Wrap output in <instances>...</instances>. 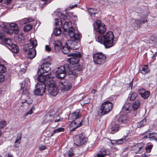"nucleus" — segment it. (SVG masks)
Segmentation results:
<instances>
[{"mask_svg":"<svg viewBox=\"0 0 157 157\" xmlns=\"http://www.w3.org/2000/svg\"><path fill=\"white\" fill-rule=\"evenodd\" d=\"M72 57L68 59L69 63L67 65H66L67 68V71L70 77L75 78L76 77V73L72 71V67L71 65H73L77 64L79 60V57L81 56V54L79 52H77L74 53H72L68 55V56Z\"/></svg>","mask_w":157,"mask_h":157,"instance_id":"f257e3e1","label":"nucleus"},{"mask_svg":"<svg viewBox=\"0 0 157 157\" xmlns=\"http://www.w3.org/2000/svg\"><path fill=\"white\" fill-rule=\"evenodd\" d=\"M114 35L111 31L107 32L104 36H99L96 39L97 41L103 44L106 48H109L114 45Z\"/></svg>","mask_w":157,"mask_h":157,"instance_id":"f03ea898","label":"nucleus"},{"mask_svg":"<svg viewBox=\"0 0 157 157\" xmlns=\"http://www.w3.org/2000/svg\"><path fill=\"white\" fill-rule=\"evenodd\" d=\"M31 44H25L23 46L24 52L28 54V57L30 59L34 58L36 55V52L34 48L37 45V42L36 39L30 40Z\"/></svg>","mask_w":157,"mask_h":157,"instance_id":"7ed1b4c3","label":"nucleus"},{"mask_svg":"<svg viewBox=\"0 0 157 157\" xmlns=\"http://www.w3.org/2000/svg\"><path fill=\"white\" fill-rule=\"evenodd\" d=\"M25 83V84H23V82L21 84V90L22 91V94H24L22 96V98L24 99L22 101L21 103L23 104L26 103L28 104H30L33 101L31 98L25 95V94L26 95L29 93L28 90L29 88L30 82L28 78H26Z\"/></svg>","mask_w":157,"mask_h":157,"instance_id":"20e7f679","label":"nucleus"},{"mask_svg":"<svg viewBox=\"0 0 157 157\" xmlns=\"http://www.w3.org/2000/svg\"><path fill=\"white\" fill-rule=\"evenodd\" d=\"M113 105L112 103L109 101L104 102L100 107V110L98 112V114L100 116L107 114L111 110Z\"/></svg>","mask_w":157,"mask_h":157,"instance_id":"39448f33","label":"nucleus"},{"mask_svg":"<svg viewBox=\"0 0 157 157\" xmlns=\"http://www.w3.org/2000/svg\"><path fill=\"white\" fill-rule=\"evenodd\" d=\"M48 85L42 82H37L36 86V89L34 90V94L36 95H42L45 93L46 86Z\"/></svg>","mask_w":157,"mask_h":157,"instance_id":"423d86ee","label":"nucleus"},{"mask_svg":"<svg viewBox=\"0 0 157 157\" xmlns=\"http://www.w3.org/2000/svg\"><path fill=\"white\" fill-rule=\"evenodd\" d=\"M106 56L102 53H98L95 54L93 56V59L94 63L98 65H100L105 61Z\"/></svg>","mask_w":157,"mask_h":157,"instance_id":"0eeeda50","label":"nucleus"},{"mask_svg":"<svg viewBox=\"0 0 157 157\" xmlns=\"http://www.w3.org/2000/svg\"><path fill=\"white\" fill-rule=\"evenodd\" d=\"M94 27L95 31L100 34H103L106 31L105 25L101 23L100 20H97L94 23Z\"/></svg>","mask_w":157,"mask_h":157,"instance_id":"6e6552de","label":"nucleus"},{"mask_svg":"<svg viewBox=\"0 0 157 157\" xmlns=\"http://www.w3.org/2000/svg\"><path fill=\"white\" fill-rule=\"evenodd\" d=\"M39 75L37 77V79L39 82H42L45 83V85L47 84L48 85V83L50 82L49 81L52 80H54L55 76L52 75L51 74L46 75H43L42 74Z\"/></svg>","mask_w":157,"mask_h":157,"instance_id":"1a4fd4ad","label":"nucleus"},{"mask_svg":"<svg viewBox=\"0 0 157 157\" xmlns=\"http://www.w3.org/2000/svg\"><path fill=\"white\" fill-rule=\"evenodd\" d=\"M50 82L48 83V90L51 95L54 96H56L58 93V90L57 87L54 84V80H51L49 81Z\"/></svg>","mask_w":157,"mask_h":157,"instance_id":"9d476101","label":"nucleus"},{"mask_svg":"<svg viewBox=\"0 0 157 157\" xmlns=\"http://www.w3.org/2000/svg\"><path fill=\"white\" fill-rule=\"evenodd\" d=\"M68 33L73 42L76 43L78 41L81 37L80 34L75 33V30L73 28H70L68 30Z\"/></svg>","mask_w":157,"mask_h":157,"instance_id":"9b49d317","label":"nucleus"},{"mask_svg":"<svg viewBox=\"0 0 157 157\" xmlns=\"http://www.w3.org/2000/svg\"><path fill=\"white\" fill-rule=\"evenodd\" d=\"M74 141V144L78 146H81L86 141V139L85 137L84 134L82 133L78 135H76Z\"/></svg>","mask_w":157,"mask_h":157,"instance_id":"f8f14e48","label":"nucleus"},{"mask_svg":"<svg viewBox=\"0 0 157 157\" xmlns=\"http://www.w3.org/2000/svg\"><path fill=\"white\" fill-rule=\"evenodd\" d=\"M10 29H6V32L8 34L11 35L13 32L15 34H17L19 32V29L17 25L15 23H12L10 25Z\"/></svg>","mask_w":157,"mask_h":157,"instance_id":"ddd939ff","label":"nucleus"},{"mask_svg":"<svg viewBox=\"0 0 157 157\" xmlns=\"http://www.w3.org/2000/svg\"><path fill=\"white\" fill-rule=\"evenodd\" d=\"M65 68L67 69L66 65L64 66H61L58 68L55 73L57 78H62L65 77L66 75Z\"/></svg>","mask_w":157,"mask_h":157,"instance_id":"4468645a","label":"nucleus"},{"mask_svg":"<svg viewBox=\"0 0 157 157\" xmlns=\"http://www.w3.org/2000/svg\"><path fill=\"white\" fill-rule=\"evenodd\" d=\"M59 85L60 89L63 91H68L72 87V84L68 81L60 82Z\"/></svg>","mask_w":157,"mask_h":157,"instance_id":"2eb2a0df","label":"nucleus"},{"mask_svg":"<svg viewBox=\"0 0 157 157\" xmlns=\"http://www.w3.org/2000/svg\"><path fill=\"white\" fill-rule=\"evenodd\" d=\"M144 143L143 142L136 144L133 147V150L136 154H141L144 150Z\"/></svg>","mask_w":157,"mask_h":157,"instance_id":"dca6fc26","label":"nucleus"},{"mask_svg":"<svg viewBox=\"0 0 157 157\" xmlns=\"http://www.w3.org/2000/svg\"><path fill=\"white\" fill-rule=\"evenodd\" d=\"M50 65L51 64L49 62L44 63L41 65V68L39 70V71L40 74L46 73L51 70Z\"/></svg>","mask_w":157,"mask_h":157,"instance_id":"f3484780","label":"nucleus"},{"mask_svg":"<svg viewBox=\"0 0 157 157\" xmlns=\"http://www.w3.org/2000/svg\"><path fill=\"white\" fill-rule=\"evenodd\" d=\"M109 155V152L104 147H100L99 148V151L96 154L97 157H105L106 155Z\"/></svg>","mask_w":157,"mask_h":157,"instance_id":"a211bd4d","label":"nucleus"},{"mask_svg":"<svg viewBox=\"0 0 157 157\" xmlns=\"http://www.w3.org/2000/svg\"><path fill=\"white\" fill-rule=\"evenodd\" d=\"M0 40L3 43L6 44L11 45L12 44L11 40L10 38H6L4 33L0 32Z\"/></svg>","mask_w":157,"mask_h":157,"instance_id":"6ab92c4d","label":"nucleus"},{"mask_svg":"<svg viewBox=\"0 0 157 157\" xmlns=\"http://www.w3.org/2000/svg\"><path fill=\"white\" fill-rule=\"evenodd\" d=\"M139 94L141 97L144 99L147 98L150 95V93L148 91H145L143 88L139 89L138 90Z\"/></svg>","mask_w":157,"mask_h":157,"instance_id":"aec40b11","label":"nucleus"},{"mask_svg":"<svg viewBox=\"0 0 157 157\" xmlns=\"http://www.w3.org/2000/svg\"><path fill=\"white\" fill-rule=\"evenodd\" d=\"M54 118L52 115L48 114L43 117L41 123L43 124H44L54 120Z\"/></svg>","mask_w":157,"mask_h":157,"instance_id":"412c9836","label":"nucleus"},{"mask_svg":"<svg viewBox=\"0 0 157 157\" xmlns=\"http://www.w3.org/2000/svg\"><path fill=\"white\" fill-rule=\"evenodd\" d=\"M70 122H71L69 125L70 132L75 130L77 128L80 127L82 125V121L78 124H77V123L74 121H72V122L71 121Z\"/></svg>","mask_w":157,"mask_h":157,"instance_id":"4be33fe9","label":"nucleus"},{"mask_svg":"<svg viewBox=\"0 0 157 157\" xmlns=\"http://www.w3.org/2000/svg\"><path fill=\"white\" fill-rule=\"evenodd\" d=\"M145 133L147 135L144 136L143 138L144 139L148 138L150 141H155L157 143V138L154 133H148L147 132H146Z\"/></svg>","mask_w":157,"mask_h":157,"instance_id":"5701e85b","label":"nucleus"},{"mask_svg":"<svg viewBox=\"0 0 157 157\" xmlns=\"http://www.w3.org/2000/svg\"><path fill=\"white\" fill-rule=\"evenodd\" d=\"M71 42V41L68 40L66 42V44L63 46L62 51L64 54H67L70 52L71 48L70 44Z\"/></svg>","mask_w":157,"mask_h":157,"instance_id":"b1692460","label":"nucleus"},{"mask_svg":"<svg viewBox=\"0 0 157 157\" xmlns=\"http://www.w3.org/2000/svg\"><path fill=\"white\" fill-rule=\"evenodd\" d=\"M81 115L79 112H75L70 114L68 117V119L70 121H74L79 118Z\"/></svg>","mask_w":157,"mask_h":157,"instance_id":"393cba45","label":"nucleus"},{"mask_svg":"<svg viewBox=\"0 0 157 157\" xmlns=\"http://www.w3.org/2000/svg\"><path fill=\"white\" fill-rule=\"evenodd\" d=\"M128 116L126 114L120 116L118 118V121L119 123L126 124L128 121Z\"/></svg>","mask_w":157,"mask_h":157,"instance_id":"a878e982","label":"nucleus"},{"mask_svg":"<svg viewBox=\"0 0 157 157\" xmlns=\"http://www.w3.org/2000/svg\"><path fill=\"white\" fill-rule=\"evenodd\" d=\"M133 110L132 104L130 103L125 104L122 107V110L124 112L128 113Z\"/></svg>","mask_w":157,"mask_h":157,"instance_id":"bb28decb","label":"nucleus"},{"mask_svg":"<svg viewBox=\"0 0 157 157\" xmlns=\"http://www.w3.org/2000/svg\"><path fill=\"white\" fill-rule=\"evenodd\" d=\"M11 42L12 44L11 45L6 44V45H8L10 47L9 48L12 52L17 53L19 50L18 46L16 44H13L12 40Z\"/></svg>","mask_w":157,"mask_h":157,"instance_id":"cd10ccee","label":"nucleus"},{"mask_svg":"<svg viewBox=\"0 0 157 157\" xmlns=\"http://www.w3.org/2000/svg\"><path fill=\"white\" fill-rule=\"evenodd\" d=\"M55 50L56 52L59 51L61 49L62 45L61 42L59 40L54 41L53 42Z\"/></svg>","mask_w":157,"mask_h":157,"instance_id":"c85d7f7f","label":"nucleus"},{"mask_svg":"<svg viewBox=\"0 0 157 157\" xmlns=\"http://www.w3.org/2000/svg\"><path fill=\"white\" fill-rule=\"evenodd\" d=\"M71 28L73 27L72 26V22L71 21H66L63 24V28L64 31L65 32L67 31L68 29V30L70 28Z\"/></svg>","mask_w":157,"mask_h":157,"instance_id":"c756f323","label":"nucleus"},{"mask_svg":"<svg viewBox=\"0 0 157 157\" xmlns=\"http://www.w3.org/2000/svg\"><path fill=\"white\" fill-rule=\"evenodd\" d=\"M140 104V101L139 100H136L132 104L133 110L135 111L137 110L139 107Z\"/></svg>","mask_w":157,"mask_h":157,"instance_id":"7c9ffc66","label":"nucleus"},{"mask_svg":"<svg viewBox=\"0 0 157 157\" xmlns=\"http://www.w3.org/2000/svg\"><path fill=\"white\" fill-rule=\"evenodd\" d=\"M119 125L118 124L113 125L111 128V133L113 134L117 132L119 130Z\"/></svg>","mask_w":157,"mask_h":157,"instance_id":"2f4dec72","label":"nucleus"},{"mask_svg":"<svg viewBox=\"0 0 157 157\" xmlns=\"http://www.w3.org/2000/svg\"><path fill=\"white\" fill-rule=\"evenodd\" d=\"M58 17H59L61 19L66 20L68 18V15L67 13H65V14H63L60 12H58L57 14Z\"/></svg>","mask_w":157,"mask_h":157,"instance_id":"473e14b6","label":"nucleus"},{"mask_svg":"<svg viewBox=\"0 0 157 157\" xmlns=\"http://www.w3.org/2000/svg\"><path fill=\"white\" fill-rule=\"evenodd\" d=\"M21 135L20 134L19 136H18L14 144V146L16 147H18L19 146V144L21 142Z\"/></svg>","mask_w":157,"mask_h":157,"instance_id":"72a5a7b5","label":"nucleus"},{"mask_svg":"<svg viewBox=\"0 0 157 157\" xmlns=\"http://www.w3.org/2000/svg\"><path fill=\"white\" fill-rule=\"evenodd\" d=\"M72 68L73 69L72 71L76 73V77H77V75L75 71H80L82 68V67L79 65H77L72 67Z\"/></svg>","mask_w":157,"mask_h":157,"instance_id":"f704fd0d","label":"nucleus"},{"mask_svg":"<svg viewBox=\"0 0 157 157\" xmlns=\"http://www.w3.org/2000/svg\"><path fill=\"white\" fill-rule=\"evenodd\" d=\"M54 34L56 36H58L61 33V30L60 27H56L54 29L53 31Z\"/></svg>","mask_w":157,"mask_h":157,"instance_id":"c9c22d12","label":"nucleus"},{"mask_svg":"<svg viewBox=\"0 0 157 157\" xmlns=\"http://www.w3.org/2000/svg\"><path fill=\"white\" fill-rule=\"evenodd\" d=\"M146 118H145L137 123V127L138 128H141L146 125Z\"/></svg>","mask_w":157,"mask_h":157,"instance_id":"e433bc0d","label":"nucleus"},{"mask_svg":"<svg viewBox=\"0 0 157 157\" xmlns=\"http://www.w3.org/2000/svg\"><path fill=\"white\" fill-rule=\"evenodd\" d=\"M63 21L61 19L55 18V23L56 26H59V27L62 25Z\"/></svg>","mask_w":157,"mask_h":157,"instance_id":"4c0bfd02","label":"nucleus"},{"mask_svg":"<svg viewBox=\"0 0 157 157\" xmlns=\"http://www.w3.org/2000/svg\"><path fill=\"white\" fill-rule=\"evenodd\" d=\"M137 96V94L136 93H131L129 94L128 97L129 98L130 100L132 101L134 100Z\"/></svg>","mask_w":157,"mask_h":157,"instance_id":"58836bf2","label":"nucleus"},{"mask_svg":"<svg viewBox=\"0 0 157 157\" xmlns=\"http://www.w3.org/2000/svg\"><path fill=\"white\" fill-rule=\"evenodd\" d=\"M76 42H70V45L71 48L73 50H76L78 48V47L77 45L75 44Z\"/></svg>","mask_w":157,"mask_h":157,"instance_id":"ea45409f","label":"nucleus"},{"mask_svg":"<svg viewBox=\"0 0 157 157\" xmlns=\"http://www.w3.org/2000/svg\"><path fill=\"white\" fill-rule=\"evenodd\" d=\"M149 71V70L148 69L147 66L145 65L142 67L141 72L143 74H145L148 73Z\"/></svg>","mask_w":157,"mask_h":157,"instance_id":"a19ab883","label":"nucleus"},{"mask_svg":"<svg viewBox=\"0 0 157 157\" xmlns=\"http://www.w3.org/2000/svg\"><path fill=\"white\" fill-rule=\"evenodd\" d=\"M32 26V25L30 24L26 25L24 27V31L25 32L28 31L31 29Z\"/></svg>","mask_w":157,"mask_h":157,"instance_id":"79ce46f5","label":"nucleus"},{"mask_svg":"<svg viewBox=\"0 0 157 157\" xmlns=\"http://www.w3.org/2000/svg\"><path fill=\"white\" fill-rule=\"evenodd\" d=\"M149 42L150 44H157V40L156 38L153 36H151L150 37Z\"/></svg>","mask_w":157,"mask_h":157,"instance_id":"37998d69","label":"nucleus"},{"mask_svg":"<svg viewBox=\"0 0 157 157\" xmlns=\"http://www.w3.org/2000/svg\"><path fill=\"white\" fill-rule=\"evenodd\" d=\"M96 11V10L93 8H89L88 10V13L91 16L95 15Z\"/></svg>","mask_w":157,"mask_h":157,"instance_id":"c03bdc74","label":"nucleus"},{"mask_svg":"<svg viewBox=\"0 0 157 157\" xmlns=\"http://www.w3.org/2000/svg\"><path fill=\"white\" fill-rule=\"evenodd\" d=\"M74 154L73 150L72 149H70V150L65 154L66 156H67L68 157H72Z\"/></svg>","mask_w":157,"mask_h":157,"instance_id":"a18cd8bd","label":"nucleus"},{"mask_svg":"<svg viewBox=\"0 0 157 157\" xmlns=\"http://www.w3.org/2000/svg\"><path fill=\"white\" fill-rule=\"evenodd\" d=\"M6 68L4 65L0 64V73H4L6 72Z\"/></svg>","mask_w":157,"mask_h":157,"instance_id":"49530a36","label":"nucleus"},{"mask_svg":"<svg viewBox=\"0 0 157 157\" xmlns=\"http://www.w3.org/2000/svg\"><path fill=\"white\" fill-rule=\"evenodd\" d=\"M34 108L33 106H32L31 107V109H29V111L26 113L25 115V117H27L29 114H31L33 113V111L34 110Z\"/></svg>","mask_w":157,"mask_h":157,"instance_id":"de8ad7c7","label":"nucleus"},{"mask_svg":"<svg viewBox=\"0 0 157 157\" xmlns=\"http://www.w3.org/2000/svg\"><path fill=\"white\" fill-rule=\"evenodd\" d=\"M64 128H59L57 129H55L54 131V133H57L60 132H63L64 131Z\"/></svg>","mask_w":157,"mask_h":157,"instance_id":"09e8293b","label":"nucleus"},{"mask_svg":"<svg viewBox=\"0 0 157 157\" xmlns=\"http://www.w3.org/2000/svg\"><path fill=\"white\" fill-rule=\"evenodd\" d=\"M125 141V140L124 139H121L118 140H117V141H114L116 142H117V144H122L123 142Z\"/></svg>","mask_w":157,"mask_h":157,"instance_id":"8fccbe9b","label":"nucleus"},{"mask_svg":"<svg viewBox=\"0 0 157 157\" xmlns=\"http://www.w3.org/2000/svg\"><path fill=\"white\" fill-rule=\"evenodd\" d=\"M33 21V20L31 18H26L24 20L23 22L24 24H26Z\"/></svg>","mask_w":157,"mask_h":157,"instance_id":"3c124183","label":"nucleus"},{"mask_svg":"<svg viewBox=\"0 0 157 157\" xmlns=\"http://www.w3.org/2000/svg\"><path fill=\"white\" fill-rule=\"evenodd\" d=\"M1 28L4 29V31L6 32V29H9V28L7 27L5 23H2L0 25Z\"/></svg>","mask_w":157,"mask_h":157,"instance_id":"603ef678","label":"nucleus"},{"mask_svg":"<svg viewBox=\"0 0 157 157\" xmlns=\"http://www.w3.org/2000/svg\"><path fill=\"white\" fill-rule=\"evenodd\" d=\"M6 124V122L5 121L0 122V129L3 127Z\"/></svg>","mask_w":157,"mask_h":157,"instance_id":"864d4df0","label":"nucleus"},{"mask_svg":"<svg viewBox=\"0 0 157 157\" xmlns=\"http://www.w3.org/2000/svg\"><path fill=\"white\" fill-rule=\"evenodd\" d=\"M153 147V145H148L147 147H146V150L147 152L150 151L151 150L152 148Z\"/></svg>","mask_w":157,"mask_h":157,"instance_id":"5fc2aeb1","label":"nucleus"},{"mask_svg":"<svg viewBox=\"0 0 157 157\" xmlns=\"http://www.w3.org/2000/svg\"><path fill=\"white\" fill-rule=\"evenodd\" d=\"M135 22H136V26L138 27L140 26V25L142 24V21L140 20H134Z\"/></svg>","mask_w":157,"mask_h":157,"instance_id":"6e6d98bb","label":"nucleus"},{"mask_svg":"<svg viewBox=\"0 0 157 157\" xmlns=\"http://www.w3.org/2000/svg\"><path fill=\"white\" fill-rule=\"evenodd\" d=\"M63 120V118L60 117L59 116H57L56 119L55 120V122H57L59 121H61Z\"/></svg>","mask_w":157,"mask_h":157,"instance_id":"4d7b16f0","label":"nucleus"},{"mask_svg":"<svg viewBox=\"0 0 157 157\" xmlns=\"http://www.w3.org/2000/svg\"><path fill=\"white\" fill-rule=\"evenodd\" d=\"M45 50L46 51L50 52L51 51V48L48 45H46L45 46Z\"/></svg>","mask_w":157,"mask_h":157,"instance_id":"13d9d810","label":"nucleus"},{"mask_svg":"<svg viewBox=\"0 0 157 157\" xmlns=\"http://www.w3.org/2000/svg\"><path fill=\"white\" fill-rule=\"evenodd\" d=\"M4 79V77L3 75H0V82L3 81Z\"/></svg>","mask_w":157,"mask_h":157,"instance_id":"bf43d9fd","label":"nucleus"},{"mask_svg":"<svg viewBox=\"0 0 157 157\" xmlns=\"http://www.w3.org/2000/svg\"><path fill=\"white\" fill-rule=\"evenodd\" d=\"M111 143L112 145L115 144H117V142H115L114 141H117V140H110Z\"/></svg>","mask_w":157,"mask_h":157,"instance_id":"052dcab7","label":"nucleus"},{"mask_svg":"<svg viewBox=\"0 0 157 157\" xmlns=\"http://www.w3.org/2000/svg\"><path fill=\"white\" fill-rule=\"evenodd\" d=\"M46 147L44 145H41L39 147V149L40 150H44L46 149Z\"/></svg>","mask_w":157,"mask_h":157,"instance_id":"680f3d73","label":"nucleus"},{"mask_svg":"<svg viewBox=\"0 0 157 157\" xmlns=\"http://www.w3.org/2000/svg\"><path fill=\"white\" fill-rule=\"evenodd\" d=\"M85 99H87L86 101L85 102V104H87L89 102L90 100L88 98V97H86L84 99V100H85Z\"/></svg>","mask_w":157,"mask_h":157,"instance_id":"e2e57ef3","label":"nucleus"},{"mask_svg":"<svg viewBox=\"0 0 157 157\" xmlns=\"http://www.w3.org/2000/svg\"><path fill=\"white\" fill-rule=\"evenodd\" d=\"M5 3L6 4H9L10 3L12 0H4Z\"/></svg>","mask_w":157,"mask_h":157,"instance_id":"0e129e2a","label":"nucleus"},{"mask_svg":"<svg viewBox=\"0 0 157 157\" xmlns=\"http://www.w3.org/2000/svg\"><path fill=\"white\" fill-rule=\"evenodd\" d=\"M78 4H76L74 5H72L71 6H70L69 7L71 9H72L74 8L75 7H76L77 6Z\"/></svg>","mask_w":157,"mask_h":157,"instance_id":"69168bd1","label":"nucleus"},{"mask_svg":"<svg viewBox=\"0 0 157 157\" xmlns=\"http://www.w3.org/2000/svg\"><path fill=\"white\" fill-rule=\"evenodd\" d=\"M7 157H13V156L12 154H11V153H8L7 154Z\"/></svg>","mask_w":157,"mask_h":157,"instance_id":"338daca9","label":"nucleus"},{"mask_svg":"<svg viewBox=\"0 0 157 157\" xmlns=\"http://www.w3.org/2000/svg\"><path fill=\"white\" fill-rule=\"evenodd\" d=\"M26 71V67L25 68H22L21 69V71L23 73H24Z\"/></svg>","mask_w":157,"mask_h":157,"instance_id":"774afa93","label":"nucleus"}]
</instances>
